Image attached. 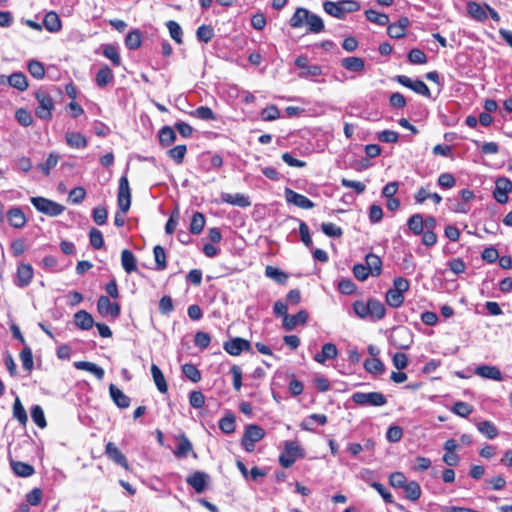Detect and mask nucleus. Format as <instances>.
I'll list each match as a JSON object with an SVG mask.
<instances>
[{"label": "nucleus", "mask_w": 512, "mask_h": 512, "mask_svg": "<svg viewBox=\"0 0 512 512\" xmlns=\"http://www.w3.org/2000/svg\"><path fill=\"white\" fill-rule=\"evenodd\" d=\"M117 202L119 211L115 214L114 224L117 227H122L125 224V214L131 206V191L126 176H122L119 180Z\"/></svg>", "instance_id": "f257e3e1"}, {"label": "nucleus", "mask_w": 512, "mask_h": 512, "mask_svg": "<svg viewBox=\"0 0 512 512\" xmlns=\"http://www.w3.org/2000/svg\"><path fill=\"white\" fill-rule=\"evenodd\" d=\"M323 8L329 15L343 19L347 13H352L360 9V4L356 0H341L338 2L325 1Z\"/></svg>", "instance_id": "f03ea898"}, {"label": "nucleus", "mask_w": 512, "mask_h": 512, "mask_svg": "<svg viewBox=\"0 0 512 512\" xmlns=\"http://www.w3.org/2000/svg\"><path fill=\"white\" fill-rule=\"evenodd\" d=\"M35 98L38 105L35 109L36 116L41 120H51L52 110L54 109V102L51 96L42 89L35 92Z\"/></svg>", "instance_id": "7ed1b4c3"}, {"label": "nucleus", "mask_w": 512, "mask_h": 512, "mask_svg": "<svg viewBox=\"0 0 512 512\" xmlns=\"http://www.w3.org/2000/svg\"><path fill=\"white\" fill-rule=\"evenodd\" d=\"M30 201L37 211L50 217L60 215L65 209L63 205L45 197H31Z\"/></svg>", "instance_id": "20e7f679"}, {"label": "nucleus", "mask_w": 512, "mask_h": 512, "mask_svg": "<svg viewBox=\"0 0 512 512\" xmlns=\"http://www.w3.org/2000/svg\"><path fill=\"white\" fill-rule=\"evenodd\" d=\"M351 399L359 406L380 407L387 403L385 395L381 392H355L352 394Z\"/></svg>", "instance_id": "39448f33"}, {"label": "nucleus", "mask_w": 512, "mask_h": 512, "mask_svg": "<svg viewBox=\"0 0 512 512\" xmlns=\"http://www.w3.org/2000/svg\"><path fill=\"white\" fill-rule=\"evenodd\" d=\"M265 436V431L258 425H248L245 429L242 445L247 452H252L255 448V443L259 442Z\"/></svg>", "instance_id": "423d86ee"}, {"label": "nucleus", "mask_w": 512, "mask_h": 512, "mask_svg": "<svg viewBox=\"0 0 512 512\" xmlns=\"http://www.w3.org/2000/svg\"><path fill=\"white\" fill-rule=\"evenodd\" d=\"M395 79L399 84L411 89L412 91H414L415 93H417L419 95H422V96H425L428 98L431 96V92H430V89L428 88V86L423 81H421L419 79L412 80L411 78H409L406 75H398V76H396Z\"/></svg>", "instance_id": "0eeeda50"}, {"label": "nucleus", "mask_w": 512, "mask_h": 512, "mask_svg": "<svg viewBox=\"0 0 512 512\" xmlns=\"http://www.w3.org/2000/svg\"><path fill=\"white\" fill-rule=\"evenodd\" d=\"M512 190V182L506 177H500L495 181V188L493 191L494 199L500 203L505 204L508 201V193Z\"/></svg>", "instance_id": "6e6552de"}, {"label": "nucleus", "mask_w": 512, "mask_h": 512, "mask_svg": "<svg viewBox=\"0 0 512 512\" xmlns=\"http://www.w3.org/2000/svg\"><path fill=\"white\" fill-rule=\"evenodd\" d=\"M284 196L288 204H292L302 209H312L315 206V204L306 196L299 194L290 188H285Z\"/></svg>", "instance_id": "1a4fd4ad"}, {"label": "nucleus", "mask_w": 512, "mask_h": 512, "mask_svg": "<svg viewBox=\"0 0 512 512\" xmlns=\"http://www.w3.org/2000/svg\"><path fill=\"white\" fill-rule=\"evenodd\" d=\"M97 310L103 316L117 318L120 315V306L113 303L107 296H100L97 301Z\"/></svg>", "instance_id": "9d476101"}, {"label": "nucleus", "mask_w": 512, "mask_h": 512, "mask_svg": "<svg viewBox=\"0 0 512 512\" xmlns=\"http://www.w3.org/2000/svg\"><path fill=\"white\" fill-rule=\"evenodd\" d=\"M223 348L228 354L238 356L243 351H249L251 349V344L246 339L235 337L224 342Z\"/></svg>", "instance_id": "9b49d317"}, {"label": "nucleus", "mask_w": 512, "mask_h": 512, "mask_svg": "<svg viewBox=\"0 0 512 512\" xmlns=\"http://www.w3.org/2000/svg\"><path fill=\"white\" fill-rule=\"evenodd\" d=\"M33 275L34 270L30 264H20L17 268V274L14 283L19 288H25L31 283Z\"/></svg>", "instance_id": "f8f14e48"}, {"label": "nucleus", "mask_w": 512, "mask_h": 512, "mask_svg": "<svg viewBox=\"0 0 512 512\" xmlns=\"http://www.w3.org/2000/svg\"><path fill=\"white\" fill-rule=\"evenodd\" d=\"M105 453L109 459L120 465L124 469H129V464L126 456L120 451V449L113 443L108 442L105 447Z\"/></svg>", "instance_id": "ddd939ff"}, {"label": "nucleus", "mask_w": 512, "mask_h": 512, "mask_svg": "<svg viewBox=\"0 0 512 512\" xmlns=\"http://www.w3.org/2000/svg\"><path fill=\"white\" fill-rule=\"evenodd\" d=\"M307 319V312L305 310H300L295 315H285L282 326L286 331H292L298 325H304L307 322Z\"/></svg>", "instance_id": "4468645a"}, {"label": "nucleus", "mask_w": 512, "mask_h": 512, "mask_svg": "<svg viewBox=\"0 0 512 512\" xmlns=\"http://www.w3.org/2000/svg\"><path fill=\"white\" fill-rule=\"evenodd\" d=\"M209 475L202 471H196L192 475L188 476L186 482L190 485L197 493H202L206 489Z\"/></svg>", "instance_id": "2eb2a0df"}, {"label": "nucleus", "mask_w": 512, "mask_h": 512, "mask_svg": "<svg viewBox=\"0 0 512 512\" xmlns=\"http://www.w3.org/2000/svg\"><path fill=\"white\" fill-rule=\"evenodd\" d=\"M220 197H221L222 202L233 205V206L246 208L251 205V201H250L249 197L242 193L230 194V193L223 192V193H221Z\"/></svg>", "instance_id": "dca6fc26"}, {"label": "nucleus", "mask_w": 512, "mask_h": 512, "mask_svg": "<svg viewBox=\"0 0 512 512\" xmlns=\"http://www.w3.org/2000/svg\"><path fill=\"white\" fill-rule=\"evenodd\" d=\"M475 374L494 381H502L503 375L499 368L490 365H480L475 369Z\"/></svg>", "instance_id": "f3484780"}, {"label": "nucleus", "mask_w": 512, "mask_h": 512, "mask_svg": "<svg viewBox=\"0 0 512 512\" xmlns=\"http://www.w3.org/2000/svg\"><path fill=\"white\" fill-rule=\"evenodd\" d=\"M467 13L469 16L479 22H484L487 18V8L475 1H469L467 3Z\"/></svg>", "instance_id": "a211bd4d"}, {"label": "nucleus", "mask_w": 512, "mask_h": 512, "mask_svg": "<svg viewBox=\"0 0 512 512\" xmlns=\"http://www.w3.org/2000/svg\"><path fill=\"white\" fill-rule=\"evenodd\" d=\"M65 140L69 147L74 149H84L88 145L86 137L80 132L68 131L65 134Z\"/></svg>", "instance_id": "6ab92c4d"}, {"label": "nucleus", "mask_w": 512, "mask_h": 512, "mask_svg": "<svg viewBox=\"0 0 512 512\" xmlns=\"http://www.w3.org/2000/svg\"><path fill=\"white\" fill-rule=\"evenodd\" d=\"M338 355V350L335 344L325 343L322 346L321 352L314 356V360L320 364H324L327 360L335 359Z\"/></svg>", "instance_id": "aec40b11"}, {"label": "nucleus", "mask_w": 512, "mask_h": 512, "mask_svg": "<svg viewBox=\"0 0 512 512\" xmlns=\"http://www.w3.org/2000/svg\"><path fill=\"white\" fill-rule=\"evenodd\" d=\"M9 224L14 228H22L27 220L24 212L19 207H13L7 212Z\"/></svg>", "instance_id": "412c9836"}, {"label": "nucleus", "mask_w": 512, "mask_h": 512, "mask_svg": "<svg viewBox=\"0 0 512 512\" xmlns=\"http://www.w3.org/2000/svg\"><path fill=\"white\" fill-rule=\"evenodd\" d=\"M74 367L78 370H84L93 374L98 380H102L104 378L105 372L103 368L93 362L76 361L74 362Z\"/></svg>", "instance_id": "4be33fe9"}, {"label": "nucleus", "mask_w": 512, "mask_h": 512, "mask_svg": "<svg viewBox=\"0 0 512 512\" xmlns=\"http://www.w3.org/2000/svg\"><path fill=\"white\" fill-rule=\"evenodd\" d=\"M109 393L113 400V402L119 407V408H128L130 405V398L125 395L118 387H116L114 384H110L109 386Z\"/></svg>", "instance_id": "5701e85b"}, {"label": "nucleus", "mask_w": 512, "mask_h": 512, "mask_svg": "<svg viewBox=\"0 0 512 512\" xmlns=\"http://www.w3.org/2000/svg\"><path fill=\"white\" fill-rule=\"evenodd\" d=\"M44 27L51 33L59 32L62 28L61 20L54 11L48 12L43 19Z\"/></svg>", "instance_id": "b1692460"}, {"label": "nucleus", "mask_w": 512, "mask_h": 512, "mask_svg": "<svg viewBox=\"0 0 512 512\" xmlns=\"http://www.w3.org/2000/svg\"><path fill=\"white\" fill-rule=\"evenodd\" d=\"M365 266L372 276H379L382 272V260L373 253H368L365 257Z\"/></svg>", "instance_id": "393cba45"}, {"label": "nucleus", "mask_w": 512, "mask_h": 512, "mask_svg": "<svg viewBox=\"0 0 512 512\" xmlns=\"http://www.w3.org/2000/svg\"><path fill=\"white\" fill-rule=\"evenodd\" d=\"M74 322H75V325L82 330H89L94 325V320H93L91 314H89L85 310H80L75 313Z\"/></svg>", "instance_id": "a878e982"}, {"label": "nucleus", "mask_w": 512, "mask_h": 512, "mask_svg": "<svg viewBox=\"0 0 512 512\" xmlns=\"http://www.w3.org/2000/svg\"><path fill=\"white\" fill-rule=\"evenodd\" d=\"M121 265L128 274L137 270V260L130 250L124 249L121 252Z\"/></svg>", "instance_id": "bb28decb"}, {"label": "nucleus", "mask_w": 512, "mask_h": 512, "mask_svg": "<svg viewBox=\"0 0 512 512\" xmlns=\"http://www.w3.org/2000/svg\"><path fill=\"white\" fill-rule=\"evenodd\" d=\"M10 466L13 472L20 477H29L34 474V467L28 463L10 459Z\"/></svg>", "instance_id": "cd10ccee"}, {"label": "nucleus", "mask_w": 512, "mask_h": 512, "mask_svg": "<svg viewBox=\"0 0 512 512\" xmlns=\"http://www.w3.org/2000/svg\"><path fill=\"white\" fill-rule=\"evenodd\" d=\"M385 306L377 299L370 298L369 320L377 321L385 316Z\"/></svg>", "instance_id": "c85d7f7f"}, {"label": "nucleus", "mask_w": 512, "mask_h": 512, "mask_svg": "<svg viewBox=\"0 0 512 512\" xmlns=\"http://www.w3.org/2000/svg\"><path fill=\"white\" fill-rule=\"evenodd\" d=\"M407 226L414 235H421L425 228L423 216L419 213L411 215L407 221Z\"/></svg>", "instance_id": "c756f323"}, {"label": "nucleus", "mask_w": 512, "mask_h": 512, "mask_svg": "<svg viewBox=\"0 0 512 512\" xmlns=\"http://www.w3.org/2000/svg\"><path fill=\"white\" fill-rule=\"evenodd\" d=\"M151 374L159 392L166 393L168 390V386L165 377L160 368L156 364L151 365Z\"/></svg>", "instance_id": "7c9ffc66"}, {"label": "nucleus", "mask_w": 512, "mask_h": 512, "mask_svg": "<svg viewBox=\"0 0 512 512\" xmlns=\"http://www.w3.org/2000/svg\"><path fill=\"white\" fill-rule=\"evenodd\" d=\"M114 79V75L112 70L107 66H103L96 74V84L100 88L106 87L112 80Z\"/></svg>", "instance_id": "2f4dec72"}, {"label": "nucleus", "mask_w": 512, "mask_h": 512, "mask_svg": "<svg viewBox=\"0 0 512 512\" xmlns=\"http://www.w3.org/2000/svg\"><path fill=\"white\" fill-rule=\"evenodd\" d=\"M405 498L410 501H417L421 497V487L418 482L410 481L403 488Z\"/></svg>", "instance_id": "473e14b6"}, {"label": "nucleus", "mask_w": 512, "mask_h": 512, "mask_svg": "<svg viewBox=\"0 0 512 512\" xmlns=\"http://www.w3.org/2000/svg\"><path fill=\"white\" fill-rule=\"evenodd\" d=\"M341 65L345 69L353 72H360L365 67L364 60L359 57H346L341 60Z\"/></svg>", "instance_id": "72a5a7b5"}, {"label": "nucleus", "mask_w": 512, "mask_h": 512, "mask_svg": "<svg viewBox=\"0 0 512 512\" xmlns=\"http://www.w3.org/2000/svg\"><path fill=\"white\" fill-rule=\"evenodd\" d=\"M365 370L373 375H380L384 372L385 366L379 358H369L364 362Z\"/></svg>", "instance_id": "f704fd0d"}, {"label": "nucleus", "mask_w": 512, "mask_h": 512, "mask_svg": "<svg viewBox=\"0 0 512 512\" xmlns=\"http://www.w3.org/2000/svg\"><path fill=\"white\" fill-rule=\"evenodd\" d=\"M476 426L478 431L488 439H494L498 435V429L491 421H481Z\"/></svg>", "instance_id": "c9c22d12"}, {"label": "nucleus", "mask_w": 512, "mask_h": 512, "mask_svg": "<svg viewBox=\"0 0 512 512\" xmlns=\"http://www.w3.org/2000/svg\"><path fill=\"white\" fill-rule=\"evenodd\" d=\"M265 276L274 280L278 284H285L288 280V275L285 272L270 265L265 268Z\"/></svg>", "instance_id": "e433bc0d"}, {"label": "nucleus", "mask_w": 512, "mask_h": 512, "mask_svg": "<svg viewBox=\"0 0 512 512\" xmlns=\"http://www.w3.org/2000/svg\"><path fill=\"white\" fill-rule=\"evenodd\" d=\"M306 24L308 25L309 30L313 33H320L324 30L323 20L318 15L313 14L310 11H308Z\"/></svg>", "instance_id": "4c0bfd02"}, {"label": "nucleus", "mask_w": 512, "mask_h": 512, "mask_svg": "<svg viewBox=\"0 0 512 512\" xmlns=\"http://www.w3.org/2000/svg\"><path fill=\"white\" fill-rule=\"evenodd\" d=\"M404 302V295L395 290L394 288H390L386 292V303L392 308L400 307Z\"/></svg>", "instance_id": "58836bf2"}, {"label": "nucleus", "mask_w": 512, "mask_h": 512, "mask_svg": "<svg viewBox=\"0 0 512 512\" xmlns=\"http://www.w3.org/2000/svg\"><path fill=\"white\" fill-rule=\"evenodd\" d=\"M8 83L19 91H24L28 87L27 77L20 72L10 75L8 78Z\"/></svg>", "instance_id": "ea45409f"}, {"label": "nucleus", "mask_w": 512, "mask_h": 512, "mask_svg": "<svg viewBox=\"0 0 512 512\" xmlns=\"http://www.w3.org/2000/svg\"><path fill=\"white\" fill-rule=\"evenodd\" d=\"M365 16L367 20L372 23H375L380 26H385L389 22V17L386 14L379 13L373 9H369L365 11Z\"/></svg>", "instance_id": "a19ab883"}, {"label": "nucleus", "mask_w": 512, "mask_h": 512, "mask_svg": "<svg viewBox=\"0 0 512 512\" xmlns=\"http://www.w3.org/2000/svg\"><path fill=\"white\" fill-rule=\"evenodd\" d=\"M192 450V443L186 436H181L177 445L174 455L178 458L186 457Z\"/></svg>", "instance_id": "79ce46f5"}, {"label": "nucleus", "mask_w": 512, "mask_h": 512, "mask_svg": "<svg viewBox=\"0 0 512 512\" xmlns=\"http://www.w3.org/2000/svg\"><path fill=\"white\" fill-rule=\"evenodd\" d=\"M308 11L309 10H307L305 8H297L295 13L293 14V16L290 19V26L293 28L302 27L304 25V23H306Z\"/></svg>", "instance_id": "37998d69"}, {"label": "nucleus", "mask_w": 512, "mask_h": 512, "mask_svg": "<svg viewBox=\"0 0 512 512\" xmlns=\"http://www.w3.org/2000/svg\"><path fill=\"white\" fill-rule=\"evenodd\" d=\"M176 140L175 131L169 127L164 126L159 132V141L163 146H169Z\"/></svg>", "instance_id": "c03bdc74"}, {"label": "nucleus", "mask_w": 512, "mask_h": 512, "mask_svg": "<svg viewBox=\"0 0 512 512\" xmlns=\"http://www.w3.org/2000/svg\"><path fill=\"white\" fill-rule=\"evenodd\" d=\"M219 428L225 434H231L235 431V416L231 413L226 414L219 421Z\"/></svg>", "instance_id": "a18cd8bd"}, {"label": "nucleus", "mask_w": 512, "mask_h": 512, "mask_svg": "<svg viewBox=\"0 0 512 512\" xmlns=\"http://www.w3.org/2000/svg\"><path fill=\"white\" fill-rule=\"evenodd\" d=\"M155 266L157 270H164L167 267L166 253L162 246L156 245L153 249Z\"/></svg>", "instance_id": "49530a36"}, {"label": "nucleus", "mask_w": 512, "mask_h": 512, "mask_svg": "<svg viewBox=\"0 0 512 512\" xmlns=\"http://www.w3.org/2000/svg\"><path fill=\"white\" fill-rule=\"evenodd\" d=\"M370 299L365 302L357 300L353 303V310L355 314L361 319H369Z\"/></svg>", "instance_id": "de8ad7c7"}, {"label": "nucleus", "mask_w": 512, "mask_h": 512, "mask_svg": "<svg viewBox=\"0 0 512 512\" xmlns=\"http://www.w3.org/2000/svg\"><path fill=\"white\" fill-rule=\"evenodd\" d=\"M13 416L16 418L20 424L26 425L28 421L27 413L19 397H16L15 402L13 404Z\"/></svg>", "instance_id": "09e8293b"}, {"label": "nucleus", "mask_w": 512, "mask_h": 512, "mask_svg": "<svg viewBox=\"0 0 512 512\" xmlns=\"http://www.w3.org/2000/svg\"><path fill=\"white\" fill-rule=\"evenodd\" d=\"M205 226V217L200 212H195L192 216L190 223V232L192 234H199Z\"/></svg>", "instance_id": "8fccbe9b"}, {"label": "nucleus", "mask_w": 512, "mask_h": 512, "mask_svg": "<svg viewBox=\"0 0 512 512\" xmlns=\"http://www.w3.org/2000/svg\"><path fill=\"white\" fill-rule=\"evenodd\" d=\"M31 418L33 422L40 428H45L47 425L44 411L40 405H34L31 408Z\"/></svg>", "instance_id": "3c124183"}, {"label": "nucleus", "mask_w": 512, "mask_h": 512, "mask_svg": "<svg viewBox=\"0 0 512 512\" xmlns=\"http://www.w3.org/2000/svg\"><path fill=\"white\" fill-rule=\"evenodd\" d=\"M125 45L130 50H136L141 46V33L138 30L129 32L125 38Z\"/></svg>", "instance_id": "603ef678"}, {"label": "nucleus", "mask_w": 512, "mask_h": 512, "mask_svg": "<svg viewBox=\"0 0 512 512\" xmlns=\"http://www.w3.org/2000/svg\"><path fill=\"white\" fill-rule=\"evenodd\" d=\"M451 411L460 417L466 418L472 413L473 406L466 402L458 401L454 403V405L451 408Z\"/></svg>", "instance_id": "864d4df0"}, {"label": "nucleus", "mask_w": 512, "mask_h": 512, "mask_svg": "<svg viewBox=\"0 0 512 512\" xmlns=\"http://www.w3.org/2000/svg\"><path fill=\"white\" fill-rule=\"evenodd\" d=\"M191 116L201 120H215L213 110L207 106H200L190 113Z\"/></svg>", "instance_id": "5fc2aeb1"}, {"label": "nucleus", "mask_w": 512, "mask_h": 512, "mask_svg": "<svg viewBox=\"0 0 512 512\" xmlns=\"http://www.w3.org/2000/svg\"><path fill=\"white\" fill-rule=\"evenodd\" d=\"M183 374L192 382L197 383L201 380V373L199 369L193 364H184L182 366Z\"/></svg>", "instance_id": "6e6d98bb"}, {"label": "nucleus", "mask_w": 512, "mask_h": 512, "mask_svg": "<svg viewBox=\"0 0 512 512\" xmlns=\"http://www.w3.org/2000/svg\"><path fill=\"white\" fill-rule=\"evenodd\" d=\"M214 36V30L209 25H201L196 31V37L200 42L208 43Z\"/></svg>", "instance_id": "4d7b16f0"}, {"label": "nucleus", "mask_w": 512, "mask_h": 512, "mask_svg": "<svg viewBox=\"0 0 512 512\" xmlns=\"http://www.w3.org/2000/svg\"><path fill=\"white\" fill-rule=\"evenodd\" d=\"M166 25L169 30V34H170L171 38L176 43L181 44L182 43V35H183L181 26L173 20L168 21Z\"/></svg>", "instance_id": "13d9d810"}, {"label": "nucleus", "mask_w": 512, "mask_h": 512, "mask_svg": "<svg viewBox=\"0 0 512 512\" xmlns=\"http://www.w3.org/2000/svg\"><path fill=\"white\" fill-rule=\"evenodd\" d=\"M15 118L18 121V123L23 127H29L33 123L32 114L24 108L16 110Z\"/></svg>", "instance_id": "bf43d9fd"}, {"label": "nucleus", "mask_w": 512, "mask_h": 512, "mask_svg": "<svg viewBox=\"0 0 512 512\" xmlns=\"http://www.w3.org/2000/svg\"><path fill=\"white\" fill-rule=\"evenodd\" d=\"M408 61L416 65L425 64L427 62V56L421 49L414 48L408 53Z\"/></svg>", "instance_id": "052dcab7"}, {"label": "nucleus", "mask_w": 512, "mask_h": 512, "mask_svg": "<svg viewBox=\"0 0 512 512\" xmlns=\"http://www.w3.org/2000/svg\"><path fill=\"white\" fill-rule=\"evenodd\" d=\"M321 229L326 236L332 238H339L343 233L341 227L331 222L322 223Z\"/></svg>", "instance_id": "680f3d73"}, {"label": "nucleus", "mask_w": 512, "mask_h": 512, "mask_svg": "<svg viewBox=\"0 0 512 512\" xmlns=\"http://www.w3.org/2000/svg\"><path fill=\"white\" fill-rule=\"evenodd\" d=\"M186 152H187L186 145H177L168 151V155L177 164H181L184 160Z\"/></svg>", "instance_id": "e2e57ef3"}, {"label": "nucleus", "mask_w": 512, "mask_h": 512, "mask_svg": "<svg viewBox=\"0 0 512 512\" xmlns=\"http://www.w3.org/2000/svg\"><path fill=\"white\" fill-rule=\"evenodd\" d=\"M59 160V156L55 153H50L44 163L38 165V168L45 174L49 175L51 169H53Z\"/></svg>", "instance_id": "0e129e2a"}, {"label": "nucleus", "mask_w": 512, "mask_h": 512, "mask_svg": "<svg viewBox=\"0 0 512 512\" xmlns=\"http://www.w3.org/2000/svg\"><path fill=\"white\" fill-rule=\"evenodd\" d=\"M28 71L36 79H42L45 75L44 65L36 60H31L28 63Z\"/></svg>", "instance_id": "69168bd1"}, {"label": "nucleus", "mask_w": 512, "mask_h": 512, "mask_svg": "<svg viewBox=\"0 0 512 512\" xmlns=\"http://www.w3.org/2000/svg\"><path fill=\"white\" fill-rule=\"evenodd\" d=\"M322 74V68L319 65H308L306 69L301 71L298 76L300 78L314 80Z\"/></svg>", "instance_id": "338daca9"}, {"label": "nucleus", "mask_w": 512, "mask_h": 512, "mask_svg": "<svg viewBox=\"0 0 512 512\" xmlns=\"http://www.w3.org/2000/svg\"><path fill=\"white\" fill-rule=\"evenodd\" d=\"M90 244L95 249H101L104 246V238L102 232L96 228H92L89 232Z\"/></svg>", "instance_id": "774afa93"}]
</instances>
